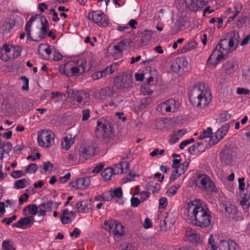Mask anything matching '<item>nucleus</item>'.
<instances>
[{
	"instance_id": "nucleus-18",
	"label": "nucleus",
	"mask_w": 250,
	"mask_h": 250,
	"mask_svg": "<svg viewBox=\"0 0 250 250\" xmlns=\"http://www.w3.org/2000/svg\"><path fill=\"white\" fill-rule=\"evenodd\" d=\"M74 218V212L72 211L69 212L68 209L63 210L60 216V220L63 224L70 223Z\"/></svg>"
},
{
	"instance_id": "nucleus-1",
	"label": "nucleus",
	"mask_w": 250,
	"mask_h": 250,
	"mask_svg": "<svg viewBox=\"0 0 250 250\" xmlns=\"http://www.w3.org/2000/svg\"><path fill=\"white\" fill-rule=\"evenodd\" d=\"M184 215L190 223L201 228L208 227L211 223V216L209 209L198 199L188 203Z\"/></svg>"
},
{
	"instance_id": "nucleus-14",
	"label": "nucleus",
	"mask_w": 250,
	"mask_h": 250,
	"mask_svg": "<svg viewBox=\"0 0 250 250\" xmlns=\"http://www.w3.org/2000/svg\"><path fill=\"white\" fill-rule=\"evenodd\" d=\"M179 103L175 100L170 99L161 103L157 106V110L161 112H175L179 107Z\"/></svg>"
},
{
	"instance_id": "nucleus-11",
	"label": "nucleus",
	"mask_w": 250,
	"mask_h": 250,
	"mask_svg": "<svg viewBox=\"0 0 250 250\" xmlns=\"http://www.w3.org/2000/svg\"><path fill=\"white\" fill-rule=\"evenodd\" d=\"M115 85L118 89L132 88L134 83L132 74L128 72L118 76L115 79Z\"/></svg>"
},
{
	"instance_id": "nucleus-38",
	"label": "nucleus",
	"mask_w": 250,
	"mask_h": 250,
	"mask_svg": "<svg viewBox=\"0 0 250 250\" xmlns=\"http://www.w3.org/2000/svg\"><path fill=\"white\" fill-rule=\"evenodd\" d=\"M168 219V217L167 216L165 217V219L160 222V228L162 230H167L172 227L173 223L171 221H169Z\"/></svg>"
},
{
	"instance_id": "nucleus-15",
	"label": "nucleus",
	"mask_w": 250,
	"mask_h": 250,
	"mask_svg": "<svg viewBox=\"0 0 250 250\" xmlns=\"http://www.w3.org/2000/svg\"><path fill=\"white\" fill-rule=\"evenodd\" d=\"M229 128V126L228 124L222 125L217 130L215 133V135L209 139L208 145L209 146H213L216 144L226 135Z\"/></svg>"
},
{
	"instance_id": "nucleus-37",
	"label": "nucleus",
	"mask_w": 250,
	"mask_h": 250,
	"mask_svg": "<svg viewBox=\"0 0 250 250\" xmlns=\"http://www.w3.org/2000/svg\"><path fill=\"white\" fill-rule=\"evenodd\" d=\"M244 181V178H239L238 179L239 189L240 197H244L246 196V194H249V192L247 191V188H245V185Z\"/></svg>"
},
{
	"instance_id": "nucleus-2",
	"label": "nucleus",
	"mask_w": 250,
	"mask_h": 250,
	"mask_svg": "<svg viewBox=\"0 0 250 250\" xmlns=\"http://www.w3.org/2000/svg\"><path fill=\"white\" fill-rule=\"evenodd\" d=\"M87 62L84 58L76 56L59 68L61 73L67 77L78 76L83 74L86 68Z\"/></svg>"
},
{
	"instance_id": "nucleus-10",
	"label": "nucleus",
	"mask_w": 250,
	"mask_h": 250,
	"mask_svg": "<svg viewBox=\"0 0 250 250\" xmlns=\"http://www.w3.org/2000/svg\"><path fill=\"white\" fill-rule=\"evenodd\" d=\"M87 18L101 27H106L109 23L107 17L101 10L90 11Z\"/></svg>"
},
{
	"instance_id": "nucleus-43",
	"label": "nucleus",
	"mask_w": 250,
	"mask_h": 250,
	"mask_svg": "<svg viewBox=\"0 0 250 250\" xmlns=\"http://www.w3.org/2000/svg\"><path fill=\"white\" fill-rule=\"evenodd\" d=\"M220 43H223V46L224 45V44L225 43V44L228 43V46H229V48L228 49H226L228 50V52L232 51L233 50V49L234 48H235L238 44V43L235 42L234 41H231L229 39V42H228L227 40L226 39L221 40Z\"/></svg>"
},
{
	"instance_id": "nucleus-27",
	"label": "nucleus",
	"mask_w": 250,
	"mask_h": 250,
	"mask_svg": "<svg viewBox=\"0 0 250 250\" xmlns=\"http://www.w3.org/2000/svg\"><path fill=\"white\" fill-rule=\"evenodd\" d=\"M125 231V227L121 223H118L116 221V224L112 231V234L117 237H120L124 235Z\"/></svg>"
},
{
	"instance_id": "nucleus-31",
	"label": "nucleus",
	"mask_w": 250,
	"mask_h": 250,
	"mask_svg": "<svg viewBox=\"0 0 250 250\" xmlns=\"http://www.w3.org/2000/svg\"><path fill=\"white\" fill-rule=\"evenodd\" d=\"M35 17V18H41L42 27L39 29L46 35L47 31L49 29V25L46 17L44 16L41 17V15L39 14H37Z\"/></svg>"
},
{
	"instance_id": "nucleus-5",
	"label": "nucleus",
	"mask_w": 250,
	"mask_h": 250,
	"mask_svg": "<svg viewBox=\"0 0 250 250\" xmlns=\"http://www.w3.org/2000/svg\"><path fill=\"white\" fill-rule=\"evenodd\" d=\"M95 134L99 139L108 142L112 137L110 125L105 120L100 119L97 122Z\"/></svg>"
},
{
	"instance_id": "nucleus-63",
	"label": "nucleus",
	"mask_w": 250,
	"mask_h": 250,
	"mask_svg": "<svg viewBox=\"0 0 250 250\" xmlns=\"http://www.w3.org/2000/svg\"><path fill=\"white\" fill-rule=\"evenodd\" d=\"M236 93L238 95H247L250 93V90L248 89L243 87H237L236 89Z\"/></svg>"
},
{
	"instance_id": "nucleus-54",
	"label": "nucleus",
	"mask_w": 250,
	"mask_h": 250,
	"mask_svg": "<svg viewBox=\"0 0 250 250\" xmlns=\"http://www.w3.org/2000/svg\"><path fill=\"white\" fill-rule=\"evenodd\" d=\"M38 169V166L36 164L29 165L26 169V173H34Z\"/></svg>"
},
{
	"instance_id": "nucleus-12",
	"label": "nucleus",
	"mask_w": 250,
	"mask_h": 250,
	"mask_svg": "<svg viewBox=\"0 0 250 250\" xmlns=\"http://www.w3.org/2000/svg\"><path fill=\"white\" fill-rule=\"evenodd\" d=\"M35 17H31L29 21L26 23L25 26V31L26 33L28 39L32 40L35 42H38L42 39H44L46 35L44 34L41 30L39 29L37 31H33L32 34H31L30 28L31 27L32 22L35 21Z\"/></svg>"
},
{
	"instance_id": "nucleus-23",
	"label": "nucleus",
	"mask_w": 250,
	"mask_h": 250,
	"mask_svg": "<svg viewBox=\"0 0 250 250\" xmlns=\"http://www.w3.org/2000/svg\"><path fill=\"white\" fill-rule=\"evenodd\" d=\"M54 202L49 201L47 203H42L39 206V216H44L46 214V212L51 210L53 208Z\"/></svg>"
},
{
	"instance_id": "nucleus-61",
	"label": "nucleus",
	"mask_w": 250,
	"mask_h": 250,
	"mask_svg": "<svg viewBox=\"0 0 250 250\" xmlns=\"http://www.w3.org/2000/svg\"><path fill=\"white\" fill-rule=\"evenodd\" d=\"M21 80L23 81L24 84L22 86L21 89L23 90H28L29 89V80L25 76H21Z\"/></svg>"
},
{
	"instance_id": "nucleus-59",
	"label": "nucleus",
	"mask_w": 250,
	"mask_h": 250,
	"mask_svg": "<svg viewBox=\"0 0 250 250\" xmlns=\"http://www.w3.org/2000/svg\"><path fill=\"white\" fill-rule=\"evenodd\" d=\"M2 247L4 250H15L9 241H3L2 243Z\"/></svg>"
},
{
	"instance_id": "nucleus-46",
	"label": "nucleus",
	"mask_w": 250,
	"mask_h": 250,
	"mask_svg": "<svg viewBox=\"0 0 250 250\" xmlns=\"http://www.w3.org/2000/svg\"><path fill=\"white\" fill-rule=\"evenodd\" d=\"M225 212L228 215H231L233 217L237 213L236 208L235 206L232 205H229L226 206L225 208Z\"/></svg>"
},
{
	"instance_id": "nucleus-13",
	"label": "nucleus",
	"mask_w": 250,
	"mask_h": 250,
	"mask_svg": "<svg viewBox=\"0 0 250 250\" xmlns=\"http://www.w3.org/2000/svg\"><path fill=\"white\" fill-rule=\"evenodd\" d=\"M95 144L92 142L82 145L79 149V159L85 161L92 157L95 151Z\"/></svg>"
},
{
	"instance_id": "nucleus-19",
	"label": "nucleus",
	"mask_w": 250,
	"mask_h": 250,
	"mask_svg": "<svg viewBox=\"0 0 250 250\" xmlns=\"http://www.w3.org/2000/svg\"><path fill=\"white\" fill-rule=\"evenodd\" d=\"M186 235L188 240L191 242L195 243L202 242L200 234L197 233L194 229L188 228L186 230Z\"/></svg>"
},
{
	"instance_id": "nucleus-4",
	"label": "nucleus",
	"mask_w": 250,
	"mask_h": 250,
	"mask_svg": "<svg viewBox=\"0 0 250 250\" xmlns=\"http://www.w3.org/2000/svg\"><path fill=\"white\" fill-rule=\"evenodd\" d=\"M22 50L21 47L18 45L4 44L0 50V59L4 62L16 59L21 56Z\"/></svg>"
},
{
	"instance_id": "nucleus-33",
	"label": "nucleus",
	"mask_w": 250,
	"mask_h": 250,
	"mask_svg": "<svg viewBox=\"0 0 250 250\" xmlns=\"http://www.w3.org/2000/svg\"><path fill=\"white\" fill-rule=\"evenodd\" d=\"M225 72L230 75L232 74L235 70V65L233 61H228L224 64Z\"/></svg>"
},
{
	"instance_id": "nucleus-6",
	"label": "nucleus",
	"mask_w": 250,
	"mask_h": 250,
	"mask_svg": "<svg viewBox=\"0 0 250 250\" xmlns=\"http://www.w3.org/2000/svg\"><path fill=\"white\" fill-rule=\"evenodd\" d=\"M71 100V104L74 107H82L89 104L90 97L88 93L83 90L73 91L70 95H68Z\"/></svg>"
},
{
	"instance_id": "nucleus-24",
	"label": "nucleus",
	"mask_w": 250,
	"mask_h": 250,
	"mask_svg": "<svg viewBox=\"0 0 250 250\" xmlns=\"http://www.w3.org/2000/svg\"><path fill=\"white\" fill-rule=\"evenodd\" d=\"M187 62L185 58H177L172 63L171 66L175 72L179 71L181 69H183L187 64Z\"/></svg>"
},
{
	"instance_id": "nucleus-39",
	"label": "nucleus",
	"mask_w": 250,
	"mask_h": 250,
	"mask_svg": "<svg viewBox=\"0 0 250 250\" xmlns=\"http://www.w3.org/2000/svg\"><path fill=\"white\" fill-rule=\"evenodd\" d=\"M116 224V221L113 220H108L104 222L102 225V228L107 231L112 232V230L114 229L115 225Z\"/></svg>"
},
{
	"instance_id": "nucleus-64",
	"label": "nucleus",
	"mask_w": 250,
	"mask_h": 250,
	"mask_svg": "<svg viewBox=\"0 0 250 250\" xmlns=\"http://www.w3.org/2000/svg\"><path fill=\"white\" fill-rule=\"evenodd\" d=\"M104 167V164L102 163H100L94 167L92 172L94 173H98L102 170Z\"/></svg>"
},
{
	"instance_id": "nucleus-22",
	"label": "nucleus",
	"mask_w": 250,
	"mask_h": 250,
	"mask_svg": "<svg viewBox=\"0 0 250 250\" xmlns=\"http://www.w3.org/2000/svg\"><path fill=\"white\" fill-rule=\"evenodd\" d=\"M33 220H34L33 216L23 217L21 218L16 223L13 224V226L18 228L22 229H24L27 227H30L33 224L31 223Z\"/></svg>"
},
{
	"instance_id": "nucleus-32",
	"label": "nucleus",
	"mask_w": 250,
	"mask_h": 250,
	"mask_svg": "<svg viewBox=\"0 0 250 250\" xmlns=\"http://www.w3.org/2000/svg\"><path fill=\"white\" fill-rule=\"evenodd\" d=\"M114 174L113 168L110 167L106 168L104 171L102 172L101 175L104 181L111 180Z\"/></svg>"
},
{
	"instance_id": "nucleus-25",
	"label": "nucleus",
	"mask_w": 250,
	"mask_h": 250,
	"mask_svg": "<svg viewBox=\"0 0 250 250\" xmlns=\"http://www.w3.org/2000/svg\"><path fill=\"white\" fill-rule=\"evenodd\" d=\"M15 21L13 20H10L8 21H4L0 23V30L3 34L9 32L11 28L15 25Z\"/></svg>"
},
{
	"instance_id": "nucleus-45",
	"label": "nucleus",
	"mask_w": 250,
	"mask_h": 250,
	"mask_svg": "<svg viewBox=\"0 0 250 250\" xmlns=\"http://www.w3.org/2000/svg\"><path fill=\"white\" fill-rule=\"evenodd\" d=\"M152 103V98L150 97H147L142 98L140 102V107L144 109Z\"/></svg>"
},
{
	"instance_id": "nucleus-35",
	"label": "nucleus",
	"mask_w": 250,
	"mask_h": 250,
	"mask_svg": "<svg viewBox=\"0 0 250 250\" xmlns=\"http://www.w3.org/2000/svg\"><path fill=\"white\" fill-rule=\"evenodd\" d=\"M199 0H185L187 7L192 11H196L199 7L198 2Z\"/></svg>"
},
{
	"instance_id": "nucleus-47",
	"label": "nucleus",
	"mask_w": 250,
	"mask_h": 250,
	"mask_svg": "<svg viewBox=\"0 0 250 250\" xmlns=\"http://www.w3.org/2000/svg\"><path fill=\"white\" fill-rule=\"evenodd\" d=\"M27 180L25 178L21 179L16 181L14 183V188L16 189L23 188L25 187Z\"/></svg>"
},
{
	"instance_id": "nucleus-49",
	"label": "nucleus",
	"mask_w": 250,
	"mask_h": 250,
	"mask_svg": "<svg viewBox=\"0 0 250 250\" xmlns=\"http://www.w3.org/2000/svg\"><path fill=\"white\" fill-rule=\"evenodd\" d=\"M208 243L212 250H217L218 244H216L214 236L212 234L210 235L208 240Z\"/></svg>"
},
{
	"instance_id": "nucleus-21",
	"label": "nucleus",
	"mask_w": 250,
	"mask_h": 250,
	"mask_svg": "<svg viewBox=\"0 0 250 250\" xmlns=\"http://www.w3.org/2000/svg\"><path fill=\"white\" fill-rule=\"evenodd\" d=\"M91 208V202L90 200H84L79 202L75 205V211L79 212H84L88 211Z\"/></svg>"
},
{
	"instance_id": "nucleus-41",
	"label": "nucleus",
	"mask_w": 250,
	"mask_h": 250,
	"mask_svg": "<svg viewBox=\"0 0 250 250\" xmlns=\"http://www.w3.org/2000/svg\"><path fill=\"white\" fill-rule=\"evenodd\" d=\"M152 33L151 31H145L143 32L141 38V42L143 44H146L151 39Z\"/></svg>"
},
{
	"instance_id": "nucleus-57",
	"label": "nucleus",
	"mask_w": 250,
	"mask_h": 250,
	"mask_svg": "<svg viewBox=\"0 0 250 250\" xmlns=\"http://www.w3.org/2000/svg\"><path fill=\"white\" fill-rule=\"evenodd\" d=\"M82 121L84 122L88 120L90 117V110L88 109H83L82 111Z\"/></svg>"
},
{
	"instance_id": "nucleus-60",
	"label": "nucleus",
	"mask_w": 250,
	"mask_h": 250,
	"mask_svg": "<svg viewBox=\"0 0 250 250\" xmlns=\"http://www.w3.org/2000/svg\"><path fill=\"white\" fill-rule=\"evenodd\" d=\"M188 166V163L185 162L179 165L177 169L182 174L186 170Z\"/></svg>"
},
{
	"instance_id": "nucleus-51",
	"label": "nucleus",
	"mask_w": 250,
	"mask_h": 250,
	"mask_svg": "<svg viewBox=\"0 0 250 250\" xmlns=\"http://www.w3.org/2000/svg\"><path fill=\"white\" fill-rule=\"evenodd\" d=\"M27 208L29 213L32 215H35L38 212L39 213V206L37 207L35 204L29 205L27 206Z\"/></svg>"
},
{
	"instance_id": "nucleus-55",
	"label": "nucleus",
	"mask_w": 250,
	"mask_h": 250,
	"mask_svg": "<svg viewBox=\"0 0 250 250\" xmlns=\"http://www.w3.org/2000/svg\"><path fill=\"white\" fill-rule=\"evenodd\" d=\"M104 201H110L112 200L113 197V194L111 193V190H108L104 192L103 194Z\"/></svg>"
},
{
	"instance_id": "nucleus-36",
	"label": "nucleus",
	"mask_w": 250,
	"mask_h": 250,
	"mask_svg": "<svg viewBox=\"0 0 250 250\" xmlns=\"http://www.w3.org/2000/svg\"><path fill=\"white\" fill-rule=\"evenodd\" d=\"M186 133V131L185 129H180L178 130L175 133L170 136V143L172 144L175 143Z\"/></svg>"
},
{
	"instance_id": "nucleus-34",
	"label": "nucleus",
	"mask_w": 250,
	"mask_h": 250,
	"mask_svg": "<svg viewBox=\"0 0 250 250\" xmlns=\"http://www.w3.org/2000/svg\"><path fill=\"white\" fill-rule=\"evenodd\" d=\"M197 43L194 41H190L183 46L180 52L185 53L192 49H195L197 47Z\"/></svg>"
},
{
	"instance_id": "nucleus-52",
	"label": "nucleus",
	"mask_w": 250,
	"mask_h": 250,
	"mask_svg": "<svg viewBox=\"0 0 250 250\" xmlns=\"http://www.w3.org/2000/svg\"><path fill=\"white\" fill-rule=\"evenodd\" d=\"M111 193L113 194V197H116L117 198H121L123 196V192L122 188L118 187L111 190Z\"/></svg>"
},
{
	"instance_id": "nucleus-8",
	"label": "nucleus",
	"mask_w": 250,
	"mask_h": 250,
	"mask_svg": "<svg viewBox=\"0 0 250 250\" xmlns=\"http://www.w3.org/2000/svg\"><path fill=\"white\" fill-rule=\"evenodd\" d=\"M228 53V51L226 48L223 47V43H218L208 59V64L212 66L216 65L224 58V56Z\"/></svg>"
},
{
	"instance_id": "nucleus-28",
	"label": "nucleus",
	"mask_w": 250,
	"mask_h": 250,
	"mask_svg": "<svg viewBox=\"0 0 250 250\" xmlns=\"http://www.w3.org/2000/svg\"><path fill=\"white\" fill-rule=\"evenodd\" d=\"M247 191L249 194H246L244 197H240L242 200L240 204L244 209H247L250 206L249 200H250V186L248 185L247 187Z\"/></svg>"
},
{
	"instance_id": "nucleus-29",
	"label": "nucleus",
	"mask_w": 250,
	"mask_h": 250,
	"mask_svg": "<svg viewBox=\"0 0 250 250\" xmlns=\"http://www.w3.org/2000/svg\"><path fill=\"white\" fill-rule=\"evenodd\" d=\"M204 144L198 142L188 148V152L192 155L196 154L200 152H202L204 148Z\"/></svg>"
},
{
	"instance_id": "nucleus-17",
	"label": "nucleus",
	"mask_w": 250,
	"mask_h": 250,
	"mask_svg": "<svg viewBox=\"0 0 250 250\" xmlns=\"http://www.w3.org/2000/svg\"><path fill=\"white\" fill-rule=\"evenodd\" d=\"M236 243L229 239H220L218 243L219 250H236L237 248Z\"/></svg>"
},
{
	"instance_id": "nucleus-26",
	"label": "nucleus",
	"mask_w": 250,
	"mask_h": 250,
	"mask_svg": "<svg viewBox=\"0 0 250 250\" xmlns=\"http://www.w3.org/2000/svg\"><path fill=\"white\" fill-rule=\"evenodd\" d=\"M74 143V139L72 137L71 135L68 134L62 141V146L63 149L65 150L69 149L71 146Z\"/></svg>"
},
{
	"instance_id": "nucleus-58",
	"label": "nucleus",
	"mask_w": 250,
	"mask_h": 250,
	"mask_svg": "<svg viewBox=\"0 0 250 250\" xmlns=\"http://www.w3.org/2000/svg\"><path fill=\"white\" fill-rule=\"evenodd\" d=\"M181 174L182 173L177 169H175L171 174L169 178L170 181H174L179 176L181 175Z\"/></svg>"
},
{
	"instance_id": "nucleus-9",
	"label": "nucleus",
	"mask_w": 250,
	"mask_h": 250,
	"mask_svg": "<svg viewBox=\"0 0 250 250\" xmlns=\"http://www.w3.org/2000/svg\"><path fill=\"white\" fill-rule=\"evenodd\" d=\"M55 135L50 130H42L38 136V142L40 146L49 147L54 144Z\"/></svg>"
},
{
	"instance_id": "nucleus-40",
	"label": "nucleus",
	"mask_w": 250,
	"mask_h": 250,
	"mask_svg": "<svg viewBox=\"0 0 250 250\" xmlns=\"http://www.w3.org/2000/svg\"><path fill=\"white\" fill-rule=\"evenodd\" d=\"M78 188H85L88 187L90 183V179L89 177H86L84 178H79L78 179Z\"/></svg>"
},
{
	"instance_id": "nucleus-16",
	"label": "nucleus",
	"mask_w": 250,
	"mask_h": 250,
	"mask_svg": "<svg viewBox=\"0 0 250 250\" xmlns=\"http://www.w3.org/2000/svg\"><path fill=\"white\" fill-rule=\"evenodd\" d=\"M220 160L223 166L232 165L233 163V151L229 148H225L220 153Z\"/></svg>"
},
{
	"instance_id": "nucleus-30",
	"label": "nucleus",
	"mask_w": 250,
	"mask_h": 250,
	"mask_svg": "<svg viewBox=\"0 0 250 250\" xmlns=\"http://www.w3.org/2000/svg\"><path fill=\"white\" fill-rule=\"evenodd\" d=\"M125 41H122L114 44L111 49L113 54H117L125 49Z\"/></svg>"
},
{
	"instance_id": "nucleus-48",
	"label": "nucleus",
	"mask_w": 250,
	"mask_h": 250,
	"mask_svg": "<svg viewBox=\"0 0 250 250\" xmlns=\"http://www.w3.org/2000/svg\"><path fill=\"white\" fill-rule=\"evenodd\" d=\"M212 129L210 127H208L206 130H204L199 136V139H204L206 138H209L212 134Z\"/></svg>"
},
{
	"instance_id": "nucleus-56",
	"label": "nucleus",
	"mask_w": 250,
	"mask_h": 250,
	"mask_svg": "<svg viewBox=\"0 0 250 250\" xmlns=\"http://www.w3.org/2000/svg\"><path fill=\"white\" fill-rule=\"evenodd\" d=\"M24 175L25 173L22 170H14L11 173V176L15 179L21 177Z\"/></svg>"
},
{
	"instance_id": "nucleus-7",
	"label": "nucleus",
	"mask_w": 250,
	"mask_h": 250,
	"mask_svg": "<svg viewBox=\"0 0 250 250\" xmlns=\"http://www.w3.org/2000/svg\"><path fill=\"white\" fill-rule=\"evenodd\" d=\"M195 183L202 190L211 192L216 191V188L215 185L209 177L206 174H197L195 179Z\"/></svg>"
},
{
	"instance_id": "nucleus-20",
	"label": "nucleus",
	"mask_w": 250,
	"mask_h": 250,
	"mask_svg": "<svg viewBox=\"0 0 250 250\" xmlns=\"http://www.w3.org/2000/svg\"><path fill=\"white\" fill-rule=\"evenodd\" d=\"M114 93V87H105L102 88L98 92L99 99L101 100H106L112 97Z\"/></svg>"
},
{
	"instance_id": "nucleus-42",
	"label": "nucleus",
	"mask_w": 250,
	"mask_h": 250,
	"mask_svg": "<svg viewBox=\"0 0 250 250\" xmlns=\"http://www.w3.org/2000/svg\"><path fill=\"white\" fill-rule=\"evenodd\" d=\"M128 165V163L126 162H120L118 164L115 165V167L113 168L114 174H118L119 173H123L124 172L123 166H125L127 167Z\"/></svg>"
},
{
	"instance_id": "nucleus-53",
	"label": "nucleus",
	"mask_w": 250,
	"mask_h": 250,
	"mask_svg": "<svg viewBox=\"0 0 250 250\" xmlns=\"http://www.w3.org/2000/svg\"><path fill=\"white\" fill-rule=\"evenodd\" d=\"M239 36L238 32L233 31L229 33V40L239 43Z\"/></svg>"
},
{
	"instance_id": "nucleus-62",
	"label": "nucleus",
	"mask_w": 250,
	"mask_h": 250,
	"mask_svg": "<svg viewBox=\"0 0 250 250\" xmlns=\"http://www.w3.org/2000/svg\"><path fill=\"white\" fill-rule=\"evenodd\" d=\"M230 118V115L227 112L222 113L219 117L221 122H224Z\"/></svg>"
},
{
	"instance_id": "nucleus-44",
	"label": "nucleus",
	"mask_w": 250,
	"mask_h": 250,
	"mask_svg": "<svg viewBox=\"0 0 250 250\" xmlns=\"http://www.w3.org/2000/svg\"><path fill=\"white\" fill-rule=\"evenodd\" d=\"M147 186L148 190L150 192H152L153 194L159 191L161 188L160 184L152 182H149Z\"/></svg>"
},
{
	"instance_id": "nucleus-3",
	"label": "nucleus",
	"mask_w": 250,
	"mask_h": 250,
	"mask_svg": "<svg viewBox=\"0 0 250 250\" xmlns=\"http://www.w3.org/2000/svg\"><path fill=\"white\" fill-rule=\"evenodd\" d=\"M210 95L208 85L200 83L193 86L189 94V100L196 106L204 107L209 103Z\"/></svg>"
},
{
	"instance_id": "nucleus-50",
	"label": "nucleus",
	"mask_w": 250,
	"mask_h": 250,
	"mask_svg": "<svg viewBox=\"0 0 250 250\" xmlns=\"http://www.w3.org/2000/svg\"><path fill=\"white\" fill-rule=\"evenodd\" d=\"M119 249V250H137L134 247L127 242L121 244Z\"/></svg>"
}]
</instances>
